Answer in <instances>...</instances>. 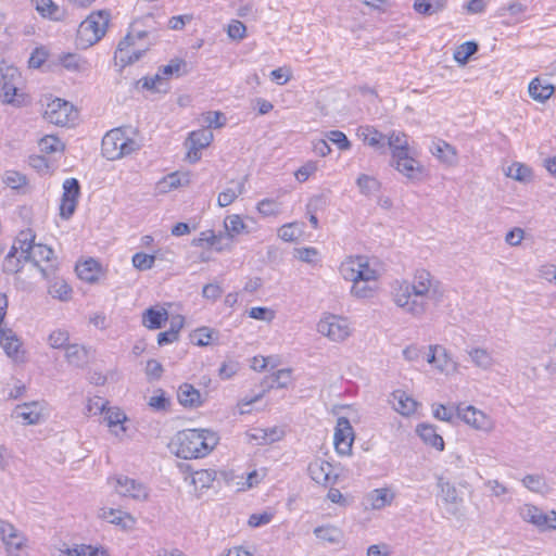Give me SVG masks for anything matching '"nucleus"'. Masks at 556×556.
<instances>
[{
  "instance_id": "nucleus-1",
  "label": "nucleus",
  "mask_w": 556,
  "mask_h": 556,
  "mask_svg": "<svg viewBox=\"0 0 556 556\" xmlns=\"http://www.w3.org/2000/svg\"><path fill=\"white\" fill-rule=\"evenodd\" d=\"M433 287V278L426 269H417L413 281H396L392 296L394 303L413 316H421L427 309V299Z\"/></svg>"
},
{
  "instance_id": "nucleus-2",
  "label": "nucleus",
  "mask_w": 556,
  "mask_h": 556,
  "mask_svg": "<svg viewBox=\"0 0 556 556\" xmlns=\"http://www.w3.org/2000/svg\"><path fill=\"white\" fill-rule=\"evenodd\" d=\"M218 440V435L211 430L186 429L175 435L170 446L177 457L194 459L208 455L217 445Z\"/></svg>"
},
{
  "instance_id": "nucleus-3",
  "label": "nucleus",
  "mask_w": 556,
  "mask_h": 556,
  "mask_svg": "<svg viewBox=\"0 0 556 556\" xmlns=\"http://www.w3.org/2000/svg\"><path fill=\"white\" fill-rule=\"evenodd\" d=\"M138 149L137 141L127 137L122 128L108 131L102 139V154L108 160H118Z\"/></svg>"
},
{
  "instance_id": "nucleus-4",
  "label": "nucleus",
  "mask_w": 556,
  "mask_h": 556,
  "mask_svg": "<svg viewBox=\"0 0 556 556\" xmlns=\"http://www.w3.org/2000/svg\"><path fill=\"white\" fill-rule=\"evenodd\" d=\"M110 14L106 11L91 13L83 21L77 30V37L86 47H90L105 35L109 25Z\"/></svg>"
},
{
  "instance_id": "nucleus-5",
  "label": "nucleus",
  "mask_w": 556,
  "mask_h": 556,
  "mask_svg": "<svg viewBox=\"0 0 556 556\" xmlns=\"http://www.w3.org/2000/svg\"><path fill=\"white\" fill-rule=\"evenodd\" d=\"M340 274L345 280H378V273L371 268L366 256L357 255L348 257L340 265Z\"/></svg>"
},
{
  "instance_id": "nucleus-6",
  "label": "nucleus",
  "mask_w": 556,
  "mask_h": 556,
  "mask_svg": "<svg viewBox=\"0 0 556 556\" xmlns=\"http://www.w3.org/2000/svg\"><path fill=\"white\" fill-rule=\"evenodd\" d=\"M74 106L60 98H55L47 104L45 118L56 126H66L76 118Z\"/></svg>"
},
{
  "instance_id": "nucleus-7",
  "label": "nucleus",
  "mask_w": 556,
  "mask_h": 556,
  "mask_svg": "<svg viewBox=\"0 0 556 556\" xmlns=\"http://www.w3.org/2000/svg\"><path fill=\"white\" fill-rule=\"evenodd\" d=\"M1 72V98L7 104L20 105L21 100L17 94V85L21 80V74L14 66L0 67Z\"/></svg>"
},
{
  "instance_id": "nucleus-8",
  "label": "nucleus",
  "mask_w": 556,
  "mask_h": 556,
  "mask_svg": "<svg viewBox=\"0 0 556 556\" xmlns=\"http://www.w3.org/2000/svg\"><path fill=\"white\" fill-rule=\"evenodd\" d=\"M317 331L336 342H342L351 334L349 321L336 315L321 319L317 324Z\"/></svg>"
},
{
  "instance_id": "nucleus-9",
  "label": "nucleus",
  "mask_w": 556,
  "mask_h": 556,
  "mask_svg": "<svg viewBox=\"0 0 556 556\" xmlns=\"http://www.w3.org/2000/svg\"><path fill=\"white\" fill-rule=\"evenodd\" d=\"M80 195V185L76 178H67L63 182V194L60 204V216L67 220L75 211Z\"/></svg>"
},
{
  "instance_id": "nucleus-10",
  "label": "nucleus",
  "mask_w": 556,
  "mask_h": 556,
  "mask_svg": "<svg viewBox=\"0 0 556 556\" xmlns=\"http://www.w3.org/2000/svg\"><path fill=\"white\" fill-rule=\"evenodd\" d=\"M134 45V35L128 33L117 45V49L114 54L115 65H118L121 70L130 65L137 61H139L146 51L149 49V46L142 49H136L131 52L128 50Z\"/></svg>"
},
{
  "instance_id": "nucleus-11",
  "label": "nucleus",
  "mask_w": 556,
  "mask_h": 556,
  "mask_svg": "<svg viewBox=\"0 0 556 556\" xmlns=\"http://www.w3.org/2000/svg\"><path fill=\"white\" fill-rule=\"evenodd\" d=\"M354 441V430L345 417H339L334 429L333 442L336 451L341 455H349Z\"/></svg>"
},
{
  "instance_id": "nucleus-12",
  "label": "nucleus",
  "mask_w": 556,
  "mask_h": 556,
  "mask_svg": "<svg viewBox=\"0 0 556 556\" xmlns=\"http://www.w3.org/2000/svg\"><path fill=\"white\" fill-rule=\"evenodd\" d=\"M456 415L467 425L477 430L489 431L492 429L491 419L481 410L471 405L464 406L459 404L456 406Z\"/></svg>"
},
{
  "instance_id": "nucleus-13",
  "label": "nucleus",
  "mask_w": 556,
  "mask_h": 556,
  "mask_svg": "<svg viewBox=\"0 0 556 556\" xmlns=\"http://www.w3.org/2000/svg\"><path fill=\"white\" fill-rule=\"evenodd\" d=\"M213 138V132L207 128L191 131L187 140V143H189L188 161L191 163L198 162L201 159V150L207 148Z\"/></svg>"
},
{
  "instance_id": "nucleus-14",
  "label": "nucleus",
  "mask_w": 556,
  "mask_h": 556,
  "mask_svg": "<svg viewBox=\"0 0 556 556\" xmlns=\"http://www.w3.org/2000/svg\"><path fill=\"white\" fill-rule=\"evenodd\" d=\"M391 165L406 178L418 179L424 172V167L419 161L409 155V151L392 156Z\"/></svg>"
},
{
  "instance_id": "nucleus-15",
  "label": "nucleus",
  "mask_w": 556,
  "mask_h": 556,
  "mask_svg": "<svg viewBox=\"0 0 556 556\" xmlns=\"http://www.w3.org/2000/svg\"><path fill=\"white\" fill-rule=\"evenodd\" d=\"M552 514L553 517L546 515L536 506L528 504L520 508L521 518L540 529H556V513L553 511Z\"/></svg>"
},
{
  "instance_id": "nucleus-16",
  "label": "nucleus",
  "mask_w": 556,
  "mask_h": 556,
  "mask_svg": "<svg viewBox=\"0 0 556 556\" xmlns=\"http://www.w3.org/2000/svg\"><path fill=\"white\" fill-rule=\"evenodd\" d=\"M308 475L316 483L327 486L337 481L338 476L332 475V465L325 460H315L308 465Z\"/></svg>"
},
{
  "instance_id": "nucleus-17",
  "label": "nucleus",
  "mask_w": 556,
  "mask_h": 556,
  "mask_svg": "<svg viewBox=\"0 0 556 556\" xmlns=\"http://www.w3.org/2000/svg\"><path fill=\"white\" fill-rule=\"evenodd\" d=\"M116 491L123 496H130L135 500H147L149 495L148 489L142 483L128 477L116 479Z\"/></svg>"
},
{
  "instance_id": "nucleus-18",
  "label": "nucleus",
  "mask_w": 556,
  "mask_h": 556,
  "mask_svg": "<svg viewBox=\"0 0 556 556\" xmlns=\"http://www.w3.org/2000/svg\"><path fill=\"white\" fill-rule=\"evenodd\" d=\"M0 538L8 551H18L24 545V536L9 522L0 519Z\"/></svg>"
},
{
  "instance_id": "nucleus-19",
  "label": "nucleus",
  "mask_w": 556,
  "mask_h": 556,
  "mask_svg": "<svg viewBox=\"0 0 556 556\" xmlns=\"http://www.w3.org/2000/svg\"><path fill=\"white\" fill-rule=\"evenodd\" d=\"M152 22H154L153 16L148 14L131 25L128 33L134 35V45L136 43V40H141L150 36H152L153 41H150L148 46L150 47L155 42L156 35L154 34L155 28L151 25Z\"/></svg>"
},
{
  "instance_id": "nucleus-20",
  "label": "nucleus",
  "mask_w": 556,
  "mask_h": 556,
  "mask_svg": "<svg viewBox=\"0 0 556 556\" xmlns=\"http://www.w3.org/2000/svg\"><path fill=\"white\" fill-rule=\"evenodd\" d=\"M36 11L43 17L51 21H63L66 16L64 9L60 8L52 0H31Z\"/></svg>"
},
{
  "instance_id": "nucleus-21",
  "label": "nucleus",
  "mask_w": 556,
  "mask_h": 556,
  "mask_svg": "<svg viewBox=\"0 0 556 556\" xmlns=\"http://www.w3.org/2000/svg\"><path fill=\"white\" fill-rule=\"evenodd\" d=\"M180 405L188 408H197L202 405V396L198 389L190 383H182L177 391Z\"/></svg>"
},
{
  "instance_id": "nucleus-22",
  "label": "nucleus",
  "mask_w": 556,
  "mask_h": 556,
  "mask_svg": "<svg viewBox=\"0 0 556 556\" xmlns=\"http://www.w3.org/2000/svg\"><path fill=\"white\" fill-rule=\"evenodd\" d=\"M64 351L65 359L71 366L83 368L89 363V350L85 345L71 343Z\"/></svg>"
},
{
  "instance_id": "nucleus-23",
  "label": "nucleus",
  "mask_w": 556,
  "mask_h": 556,
  "mask_svg": "<svg viewBox=\"0 0 556 556\" xmlns=\"http://www.w3.org/2000/svg\"><path fill=\"white\" fill-rule=\"evenodd\" d=\"M59 63L68 72L85 73L90 70L89 62L77 53H62Z\"/></svg>"
},
{
  "instance_id": "nucleus-24",
  "label": "nucleus",
  "mask_w": 556,
  "mask_h": 556,
  "mask_svg": "<svg viewBox=\"0 0 556 556\" xmlns=\"http://www.w3.org/2000/svg\"><path fill=\"white\" fill-rule=\"evenodd\" d=\"M528 90L533 100L543 103L553 96L555 87L546 80L535 77L529 84Z\"/></svg>"
},
{
  "instance_id": "nucleus-25",
  "label": "nucleus",
  "mask_w": 556,
  "mask_h": 556,
  "mask_svg": "<svg viewBox=\"0 0 556 556\" xmlns=\"http://www.w3.org/2000/svg\"><path fill=\"white\" fill-rule=\"evenodd\" d=\"M394 498V494L388 488L375 489L370 491L365 500L371 509H382L390 505Z\"/></svg>"
},
{
  "instance_id": "nucleus-26",
  "label": "nucleus",
  "mask_w": 556,
  "mask_h": 556,
  "mask_svg": "<svg viewBox=\"0 0 556 556\" xmlns=\"http://www.w3.org/2000/svg\"><path fill=\"white\" fill-rule=\"evenodd\" d=\"M0 345L8 356L18 358L22 343L12 329H0Z\"/></svg>"
},
{
  "instance_id": "nucleus-27",
  "label": "nucleus",
  "mask_w": 556,
  "mask_h": 556,
  "mask_svg": "<svg viewBox=\"0 0 556 556\" xmlns=\"http://www.w3.org/2000/svg\"><path fill=\"white\" fill-rule=\"evenodd\" d=\"M416 432L427 445H430L438 451L444 450L443 438L437 433L434 426L428 424L418 425Z\"/></svg>"
},
{
  "instance_id": "nucleus-28",
  "label": "nucleus",
  "mask_w": 556,
  "mask_h": 556,
  "mask_svg": "<svg viewBox=\"0 0 556 556\" xmlns=\"http://www.w3.org/2000/svg\"><path fill=\"white\" fill-rule=\"evenodd\" d=\"M357 136L363 139L366 144L375 149H382L386 146L387 137L374 126H359L357 128Z\"/></svg>"
},
{
  "instance_id": "nucleus-29",
  "label": "nucleus",
  "mask_w": 556,
  "mask_h": 556,
  "mask_svg": "<svg viewBox=\"0 0 556 556\" xmlns=\"http://www.w3.org/2000/svg\"><path fill=\"white\" fill-rule=\"evenodd\" d=\"M392 403L396 412L404 416H409L417 409V402L408 396L404 391L396 390L392 393Z\"/></svg>"
},
{
  "instance_id": "nucleus-30",
  "label": "nucleus",
  "mask_w": 556,
  "mask_h": 556,
  "mask_svg": "<svg viewBox=\"0 0 556 556\" xmlns=\"http://www.w3.org/2000/svg\"><path fill=\"white\" fill-rule=\"evenodd\" d=\"M100 517L124 529L131 528L135 523V519L129 514L114 508H102Z\"/></svg>"
},
{
  "instance_id": "nucleus-31",
  "label": "nucleus",
  "mask_w": 556,
  "mask_h": 556,
  "mask_svg": "<svg viewBox=\"0 0 556 556\" xmlns=\"http://www.w3.org/2000/svg\"><path fill=\"white\" fill-rule=\"evenodd\" d=\"M168 319V313L165 308L149 307L142 314V324L148 329H160Z\"/></svg>"
},
{
  "instance_id": "nucleus-32",
  "label": "nucleus",
  "mask_w": 556,
  "mask_h": 556,
  "mask_svg": "<svg viewBox=\"0 0 556 556\" xmlns=\"http://www.w3.org/2000/svg\"><path fill=\"white\" fill-rule=\"evenodd\" d=\"M41 407L37 402L18 405L15 409L16 416L27 425H36L42 417Z\"/></svg>"
},
{
  "instance_id": "nucleus-33",
  "label": "nucleus",
  "mask_w": 556,
  "mask_h": 556,
  "mask_svg": "<svg viewBox=\"0 0 556 556\" xmlns=\"http://www.w3.org/2000/svg\"><path fill=\"white\" fill-rule=\"evenodd\" d=\"M76 271L81 280L94 282L99 278L101 266L96 260L89 258L81 264H78L76 266Z\"/></svg>"
},
{
  "instance_id": "nucleus-34",
  "label": "nucleus",
  "mask_w": 556,
  "mask_h": 556,
  "mask_svg": "<svg viewBox=\"0 0 556 556\" xmlns=\"http://www.w3.org/2000/svg\"><path fill=\"white\" fill-rule=\"evenodd\" d=\"M446 0H415L414 10L424 16H431L446 8Z\"/></svg>"
},
{
  "instance_id": "nucleus-35",
  "label": "nucleus",
  "mask_w": 556,
  "mask_h": 556,
  "mask_svg": "<svg viewBox=\"0 0 556 556\" xmlns=\"http://www.w3.org/2000/svg\"><path fill=\"white\" fill-rule=\"evenodd\" d=\"M186 67L187 63L182 59H173L170 62L166 65H163L159 68L157 74H161L162 76V83L164 80H168L172 77H180L184 74H186Z\"/></svg>"
},
{
  "instance_id": "nucleus-36",
  "label": "nucleus",
  "mask_w": 556,
  "mask_h": 556,
  "mask_svg": "<svg viewBox=\"0 0 556 556\" xmlns=\"http://www.w3.org/2000/svg\"><path fill=\"white\" fill-rule=\"evenodd\" d=\"M387 143L391 150L392 156H399V154H403L404 152L409 151L407 136L402 131L393 130L388 136Z\"/></svg>"
},
{
  "instance_id": "nucleus-37",
  "label": "nucleus",
  "mask_w": 556,
  "mask_h": 556,
  "mask_svg": "<svg viewBox=\"0 0 556 556\" xmlns=\"http://www.w3.org/2000/svg\"><path fill=\"white\" fill-rule=\"evenodd\" d=\"M54 252L52 249L45 244H35L31 245V250L28 254H24V261L33 262L36 266H39V263L42 261L49 262Z\"/></svg>"
},
{
  "instance_id": "nucleus-38",
  "label": "nucleus",
  "mask_w": 556,
  "mask_h": 556,
  "mask_svg": "<svg viewBox=\"0 0 556 556\" xmlns=\"http://www.w3.org/2000/svg\"><path fill=\"white\" fill-rule=\"evenodd\" d=\"M24 257H22V253L16 252L15 247H11L9 253L4 257L2 269L5 274H16L22 270L24 263Z\"/></svg>"
},
{
  "instance_id": "nucleus-39",
  "label": "nucleus",
  "mask_w": 556,
  "mask_h": 556,
  "mask_svg": "<svg viewBox=\"0 0 556 556\" xmlns=\"http://www.w3.org/2000/svg\"><path fill=\"white\" fill-rule=\"evenodd\" d=\"M431 151L433 155L448 165L455 164L457 161L456 149L443 140L437 142Z\"/></svg>"
},
{
  "instance_id": "nucleus-40",
  "label": "nucleus",
  "mask_w": 556,
  "mask_h": 556,
  "mask_svg": "<svg viewBox=\"0 0 556 556\" xmlns=\"http://www.w3.org/2000/svg\"><path fill=\"white\" fill-rule=\"evenodd\" d=\"M317 539L330 544H339L343 539L342 531L334 526H320L314 529Z\"/></svg>"
},
{
  "instance_id": "nucleus-41",
  "label": "nucleus",
  "mask_w": 556,
  "mask_h": 556,
  "mask_svg": "<svg viewBox=\"0 0 556 556\" xmlns=\"http://www.w3.org/2000/svg\"><path fill=\"white\" fill-rule=\"evenodd\" d=\"M353 282L351 288V293L353 296L357 299H370L375 295L377 286L376 281H365V280H350Z\"/></svg>"
},
{
  "instance_id": "nucleus-42",
  "label": "nucleus",
  "mask_w": 556,
  "mask_h": 556,
  "mask_svg": "<svg viewBox=\"0 0 556 556\" xmlns=\"http://www.w3.org/2000/svg\"><path fill=\"white\" fill-rule=\"evenodd\" d=\"M468 355L471 359V362L479 368H482L484 370L490 369L493 364L494 359L489 351L482 348H472L468 351Z\"/></svg>"
},
{
  "instance_id": "nucleus-43",
  "label": "nucleus",
  "mask_w": 556,
  "mask_h": 556,
  "mask_svg": "<svg viewBox=\"0 0 556 556\" xmlns=\"http://www.w3.org/2000/svg\"><path fill=\"white\" fill-rule=\"evenodd\" d=\"M225 232L230 238H235L241 233H249L247 225L243 223L240 215H230L224 222Z\"/></svg>"
},
{
  "instance_id": "nucleus-44",
  "label": "nucleus",
  "mask_w": 556,
  "mask_h": 556,
  "mask_svg": "<svg viewBox=\"0 0 556 556\" xmlns=\"http://www.w3.org/2000/svg\"><path fill=\"white\" fill-rule=\"evenodd\" d=\"M359 191L364 195H371L380 191L381 184L372 176L361 174L356 180Z\"/></svg>"
},
{
  "instance_id": "nucleus-45",
  "label": "nucleus",
  "mask_w": 556,
  "mask_h": 556,
  "mask_svg": "<svg viewBox=\"0 0 556 556\" xmlns=\"http://www.w3.org/2000/svg\"><path fill=\"white\" fill-rule=\"evenodd\" d=\"M479 50V46L475 41H466L462 43L454 52V60L460 64L465 65L468 63L469 59L476 54Z\"/></svg>"
},
{
  "instance_id": "nucleus-46",
  "label": "nucleus",
  "mask_w": 556,
  "mask_h": 556,
  "mask_svg": "<svg viewBox=\"0 0 556 556\" xmlns=\"http://www.w3.org/2000/svg\"><path fill=\"white\" fill-rule=\"evenodd\" d=\"M34 241L35 235L30 229H26L18 232L12 247H15L16 252L22 253L23 256L24 254H28V252L31 250Z\"/></svg>"
},
{
  "instance_id": "nucleus-47",
  "label": "nucleus",
  "mask_w": 556,
  "mask_h": 556,
  "mask_svg": "<svg viewBox=\"0 0 556 556\" xmlns=\"http://www.w3.org/2000/svg\"><path fill=\"white\" fill-rule=\"evenodd\" d=\"M244 181H239L235 187L225 189L218 194V205L222 207L230 205L244 191Z\"/></svg>"
},
{
  "instance_id": "nucleus-48",
  "label": "nucleus",
  "mask_w": 556,
  "mask_h": 556,
  "mask_svg": "<svg viewBox=\"0 0 556 556\" xmlns=\"http://www.w3.org/2000/svg\"><path fill=\"white\" fill-rule=\"evenodd\" d=\"M528 11V7L526 4H522L519 1H513L506 5H503L498 9L497 15L498 16H505L506 13H509L514 18L515 22H522L523 15Z\"/></svg>"
},
{
  "instance_id": "nucleus-49",
  "label": "nucleus",
  "mask_w": 556,
  "mask_h": 556,
  "mask_svg": "<svg viewBox=\"0 0 556 556\" xmlns=\"http://www.w3.org/2000/svg\"><path fill=\"white\" fill-rule=\"evenodd\" d=\"M48 344L52 349L65 350L71 344L68 331L63 329L53 330L48 337Z\"/></svg>"
},
{
  "instance_id": "nucleus-50",
  "label": "nucleus",
  "mask_w": 556,
  "mask_h": 556,
  "mask_svg": "<svg viewBox=\"0 0 556 556\" xmlns=\"http://www.w3.org/2000/svg\"><path fill=\"white\" fill-rule=\"evenodd\" d=\"M39 148L41 152L51 154L63 151L65 146L58 137L49 135L40 139Z\"/></svg>"
},
{
  "instance_id": "nucleus-51",
  "label": "nucleus",
  "mask_w": 556,
  "mask_h": 556,
  "mask_svg": "<svg viewBox=\"0 0 556 556\" xmlns=\"http://www.w3.org/2000/svg\"><path fill=\"white\" fill-rule=\"evenodd\" d=\"M227 118L224 113L215 111V112H206L202 114V124L205 125L204 128L211 130V128H220L226 125Z\"/></svg>"
},
{
  "instance_id": "nucleus-52",
  "label": "nucleus",
  "mask_w": 556,
  "mask_h": 556,
  "mask_svg": "<svg viewBox=\"0 0 556 556\" xmlns=\"http://www.w3.org/2000/svg\"><path fill=\"white\" fill-rule=\"evenodd\" d=\"M439 486L441 489L443 501L446 504L457 505L462 502V498L458 496V492L455 485H453L450 482H443L440 480Z\"/></svg>"
},
{
  "instance_id": "nucleus-53",
  "label": "nucleus",
  "mask_w": 556,
  "mask_h": 556,
  "mask_svg": "<svg viewBox=\"0 0 556 556\" xmlns=\"http://www.w3.org/2000/svg\"><path fill=\"white\" fill-rule=\"evenodd\" d=\"M67 556H106V551L91 545H80L66 551Z\"/></svg>"
},
{
  "instance_id": "nucleus-54",
  "label": "nucleus",
  "mask_w": 556,
  "mask_h": 556,
  "mask_svg": "<svg viewBox=\"0 0 556 556\" xmlns=\"http://www.w3.org/2000/svg\"><path fill=\"white\" fill-rule=\"evenodd\" d=\"M132 265L135 268L139 270H148L154 266L155 256L151 254H146L142 252L135 253L132 255Z\"/></svg>"
},
{
  "instance_id": "nucleus-55",
  "label": "nucleus",
  "mask_w": 556,
  "mask_h": 556,
  "mask_svg": "<svg viewBox=\"0 0 556 556\" xmlns=\"http://www.w3.org/2000/svg\"><path fill=\"white\" fill-rule=\"evenodd\" d=\"M291 380V369L283 368L274 372L270 377V388H287Z\"/></svg>"
},
{
  "instance_id": "nucleus-56",
  "label": "nucleus",
  "mask_w": 556,
  "mask_h": 556,
  "mask_svg": "<svg viewBox=\"0 0 556 556\" xmlns=\"http://www.w3.org/2000/svg\"><path fill=\"white\" fill-rule=\"evenodd\" d=\"M326 138L328 141L336 144L341 151H345L351 148V142L348 139L346 135L340 130L328 131L326 134Z\"/></svg>"
},
{
  "instance_id": "nucleus-57",
  "label": "nucleus",
  "mask_w": 556,
  "mask_h": 556,
  "mask_svg": "<svg viewBox=\"0 0 556 556\" xmlns=\"http://www.w3.org/2000/svg\"><path fill=\"white\" fill-rule=\"evenodd\" d=\"M157 394L153 395L149 400V406L154 410H167L170 405V401L165 396V392L161 389L156 391Z\"/></svg>"
},
{
  "instance_id": "nucleus-58",
  "label": "nucleus",
  "mask_w": 556,
  "mask_h": 556,
  "mask_svg": "<svg viewBox=\"0 0 556 556\" xmlns=\"http://www.w3.org/2000/svg\"><path fill=\"white\" fill-rule=\"evenodd\" d=\"M257 211L263 216H276L279 213V205L271 199H263L257 203Z\"/></svg>"
},
{
  "instance_id": "nucleus-59",
  "label": "nucleus",
  "mask_w": 556,
  "mask_h": 556,
  "mask_svg": "<svg viewBox=\"0 0 556 556\" xmlns=\"http://www.w3.org/2000/svg\"><path fill=\"white\" fill-rule=\"evenodd\" d=\"M531 170L528 166L515 163L508 167L507 175L516 180L523 181L530 177Z\"/></svg>"
},
{
  "instance_id": "nucleus-60",
  "label": "nucleus",
  "mask_w": 556,
  "mask_h": 556,
  "mask_svg": "<svg viewBox=\"0 0 556 556\" xmlns=\"http://www.w3.org/2000/svg\"><path fill=\"white\" fill-rule=\"evenodd\" d=\"M439 353H441L443 356H446V351L444 348L440 345H430L429 346V353L427 354V362L429 364H432L438 368L440 371L445 370V365L442 363H437V358L439 356Z\"/></svg>"
},
{
  "instance_id": "nucleus-61",
  "label": "nucleus",
  "mask_w": 556,
  "mask_h": 556,
  "mask_svg": "<svg viewBox=\"0 0 556 556\" xmlns=\"http://www.w3.org/2000/svg\"><path fill=\"white\" fill-rule=\"evenodd\" d=\"M247 27L245 25L238 21L233 20L227 29L228 36L233 40H242L245 37Z\"/></svg>"
},
{
  "instance_id": "nucleus-62",
  "label": "nucleus",
  "mask_w": 556,
  "mask_h": 556,
  "mask_svg": "<svg viewBox=\"0 0 556 556\" xmlns=\"http://www.w3.org/2000/svg\"><path fill=\"white\" fill-rule=\"evenodd\" d=\"M296 256L300 261L308 264H313L317 261L319 252L316 248L306 247L296 249Z\"/></svg>"
},
{
  "instance_id": "nucleus-63",
  "label": "nucleus",
  "mask_w": 556,
  "mask_h": 556,
  "mask_svg": "<svg viewBox=\"0 0 556 556\" xmlns=\"http://www.w3.org/2000/svg\"><path fill=\"white\" fill-rule=\"evenodd\" d=\"M3 181L7 186L16 189L26 184V178L18 172L10 170L5 173Z\"/></svg>"
},
{
  "instance_id": "nucleus-64",
  "label": "nucleus",
  "mask_w": 556,
  "mask_h": 556,
  "mask_svg": "<svg viewBox=\"0 0 556 556\" xmlns=\"http://www.w3.org/2000/svg\"><path fill=\"white\" fill-rule=\"evenodd\" d=\"M48 53L43 48H36L28 60V65L31 68H39L47 60Z\"/></svg>"
}]
</instances>
